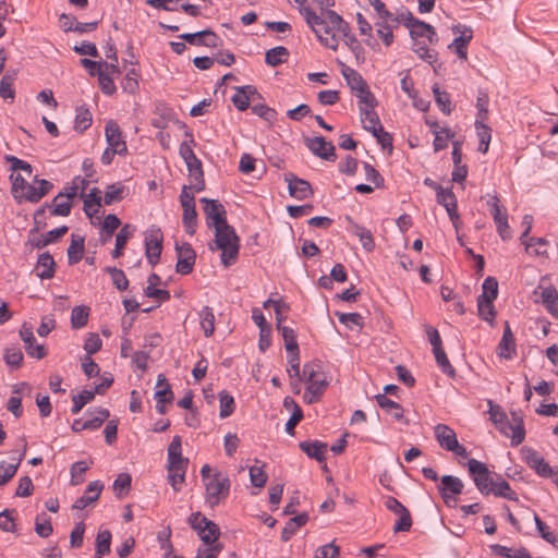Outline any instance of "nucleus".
Wrapping results in <instances>:
<instances>
[{"mask_svg": "<svg viewBox=\"0 0 558 558\" xmlns=\"http://www.w3.org/2000/svg\"><path fill=\"white\" fill-rule=\"evenodd\" d=\"M278 329L281 331L282 338L284 340L286 350L289 353L298 352L299 345L296 342V335L294 330L288 326H281V323L278 322Z\"/></svg>", "mask_w": 558, "mask_h": 558, "instance_id": "nucleus-48", "label": "nucleus"}, {"mask_svg": "<svg viewBox=\"0 0 558 558\" xmlns=\"http://www.w3.org/2000/svg\"><path fill=\"white\" fill-rule=\"evenodd\" d=\"M487 205L490 207V214L495 223L508 218L507 210L500 204L497 194H487Z\"/></svg>", "mask_w": 558, "mask_h": 558, "instance_id": "nucleus-44", "label": "nucleus"}, {"mask_svg": "<svg viewBox=\"0 0 558 558\" xmlns=\"http://www.w3.org/2000/svg\"><path fill=\"white\" fill-rule=\"evenodd\" d=\"M433 353L435 355V360L437 365L440 367V369L447 374L450 377L456 376V369L450 364L446 352L444 351L442 347L439 348V350H433Z\"/></svg>", "mask_w": 558, "mask_h": 558, "instance_id": "nucleus-61", "label": "nucleus"}, {"mask_svg": "<svg viewBox=\"0 0 558 558\" xmlns=\"http://www.w3.org/2000/svg\"><path fill=\"white\" fill-rule=\"evenodd\" d=\"M470 475L472 476L476 488L482 495H489V487H492L494 477L488 470L487 465L476 459H470L466 463Z\"/></svg>", "mask_w": 558, "mask_h": 558, "instance_id": "nucleus-6", "label": "nucleus"}, {"mask_svg": "<svg viewBox=\"0 0 558 558\" xmlns=\"http://www.w3.org/2000/svg\"><path fill=\"white\" fill-rule=\"evenodd\" d=\"M93 122V117L90 111L87 108L80 107L76 109L75 116V130L80 132H84L87 130Z\"/></svg>", "mask_w": 558, "mask_h": 558, "instance_id": "nucleus-53", "label": "nucleus"}, {"mask_svg": "<svg viewBox=\"0 0 558 558\" xmlns=\"http://www.w3.org/2000/svg\"><path fill=\"white\" fill-rule=\"evenodd\" d=\"M498 295V281L494 277H487L482 284V293L478 295V300H490L495 301Z\"/></svg>", "mask_w": 558, "mask_h": 558, "instance_id": "nucleus-47", "label": "nucleus"}, {"mask_svg": "<svg viewBox=\"0 0 558 558\" xmlns=\"http://www.w3.org/2000/svg\"><path fill=\"white\" fill-rule=\"evenodd\" d=\"M189 521L192 529L197 532L199 538L206 545L217 544L216 542L220 535V530L214 521H210L199 512L192 513Z\"/></svg>", "mask_w": 558, "mask_h": 558, "instance_id": "nucleus-5", "label": "nucleus"}, {"mask_svg": "<svg viewBox=\"0 0 558 558\" xmlns=\"http://www.w3.org/2000/svg\"><path fill=\"white\" fill-rule=\"evenodd\" d=\"M300 449L306 453L310 458L317 460L318 462L325 461V453L327 450V444L314 440V441H302L299 445Z\"/></svg>", "mask_w": 558, "mask_h": 558, "instance_id": "nucleus-25", "label": "nucleus"}, {"mask_svg": "<svg viewBox=\"0 0 558 558\" xmlns=\"http://www.w3.org/2000/svg\"><path fill=\"white\" fill-rule=\"evenodd\" d=\"M182 222L185 229V232L190 235H193L196 231L197 226V214L195 206L183 208V218Z\"/></svg>", "mask_w": 558, "mask_h": 558, "instance_id": "nucleus-51", "label": "nucleus"}, {"mask_svg": "<svg viewBox=\"0 0 558 558\" xmlns=\"http://www.w3.org/2000/svg\"><path fill=\"white\" fill-rule=\"evenodd\" d=\"M175 251L178 255V262L175 265L177 272L181 275L191 274L196 258L193 247L189 243H183L182 245L177 243Z\"/></svg>", "mask_w": 558, "mask_h": 558, "instance_id": "nucleus-12", "label": "nucleus"}, {"mask_svg": "<svg viewBox=\"0 0 558 558\" xmlns=\"http://www.w3.org/2000/svg\"><path fill=\"white\" fill-rule=\"evenodd\" d=\"M361 122L363 129L372 134H375V131H381V123L378 114L374 109H363L360 110Z\"/></svg>", "mask_w": 558, "mask_h": 558, "instance_id": "nucleus-30", "label": "nucleus"}, {"mask_svg": "<svg viewBox=\"0 0 558 558\" xmlns=\"http://www.w3.org/2000/svg\"><path fill=\"white\" fill-rule=\"evenodd\" d=\"M3 359L8 366L19 368L23 362V353L17 345H12L5 349Z\"/></svg>", "mask_w": 558, "mask_h": 558, "instance_id": "nucleus-52", "label": "nucleus"}, {"mask_svg": "<svg viewBox=\"0 0 558 558\" xmlns=\"http://www.w3.org/2000/svg\"><path fill=\"white\" fill-rule=\"evenodd\" d=\"M163 236L158 228H150L145 238V254L151 266L158 264L162 251Z\"/></svg>", "mask_w": 558, "mask_h": 558, "instance_id": "nucleus-11", "label": "nucleus"}, {"mask_svg": "<svg viewBox=\"0 0 558 558\" xmlns=\"http://www.w3.org/2000/svg\"><path fill=\"white\" fill-rule=\"evenodd\" d=\"M53 187V184L45 179H38L37 177L34 179L33 184L27 183L25 185V191H23L17 198V203H22L23 201L29 203H38L45 195H47Z\"/></svg>", "mask_w": 558, "mask_h": 558, "instance_id": "nucleus-9", "label": "nucleus"}, {"mask_svg": "<svg viewBox=\"0 0 558 558\" xmlns=\"http://www.w3.org/2000/svg\"><path fill=\"white\" fill-rule=\"evenodd\" d=\"M525 462L542 477H551L556 470H554L545 459L535 450L530 449L525 453Z\"/></svg>", "mask_w": 558, "mask_h": 558, "instance_id": "nucleus-18", "label": "nucleus"}, {"mask_svg": "<svg viewBox=\"0 0 558 558\" xmlns=\"http://www.w3.org/2000/svg\"><path fill=\"white\" fill-rule=\"evenodd\" d=\"M89 308L87 306H74L71 312V326L73 329H81L87 325Z\"/></svg>", "mask_w": 558, "mask_h": 558, "instance_id": "nucleus-45", "label": "nucleus"}, {"mask_svg": "<svg viewBox=\"0 0 558 558\" xmlns=\"http://www.w3.org/2000/svg\"><path fill=\"white\" fill-rule=\"evenodd\" d=\"M156 400V410L159 414L166 413V404H169L173 401V392L171 390V386L167 385V387H163L155 392L154 396Z\"/></svg>", "mask_w": 558, "mask_h": 558, "instance_id": "nucleus-42", "label": "nucleus"}, {"mask_svg": "<svg viewBox=\"0 0 558 558\" xmlns=\"http://www.w3.org/2000/svg\"><path fill=\"white\" fill-rule=\"evenodd\" d=\"M342 75L354 94L359 93L367 86V83L362 77V75L352 68H343Z\"/></svg>", "mask_w": 558, "mask_h": 558, "instance_id": "nucleus-33", "label": "nucleus"}, {"mask_svg": "<svg viewBox=\"0 0 558 558\" xmlns=\"http://www.w3.org/2000/svg\"><path fill=\"white\" fill-rule=\"evenodd\" d=\"M437 202L446 208L447 213L458 209L457 197L451 189H444L441 185H435Z\"/></svg>", "mask_w": 558, "mask_h": 558, "instance_id": "nucleus-29", "label": "nucleus"}, {"mask_svg": "<svg viewBox=\"0 0 558 558\" xmlns=\"http://www.w3.org/2000/svg\"><path fill=\"white\" fill-rule=\"evenodd\" d=\"M534 521L536 529L541 536L551 544L554 547L558 548V536L555 532L549 531V527L539 519L537 514H534Z\"/></svg>", "mask_w": 558, "mask_h": 558, "instance_id": "nucleus-55", "label": "nucleus"}, {"mask_svg": "<svg viewBox=\"0 0 558 558\" xmlns=\"http://www.w3.org/2000/svg\"><path fill=\"white\" fill-rule=\"evenodd\" d=\"M66 226H61L59 228L52 229L48 231L46 234L41 235L39 239L34 241V246L37 248L45 247L53 242H56L58 239L63 236L68 232Z\"/></svg>", "mask_w": 558, "mask_h": 558, "instance_id": "nucleus-41", "label": "nucleus"}, {"mask_svg": "<svg viewBox=\"0 0 558 558\" xmlns=\"http://www.w3.org/2000/svg\"><path fill=\"white\" fill-rule=\"evenodd\" d=\"M95 392L93 390H83L78 395L73 396V407L71 409L72 414H77L84 408L85 404L93 401Z\"/></svg>", "mask_w": 558, "mask_h": 558, "instance_id": "nucleus-57", "label": "nucleus"}, {"mask_svg": "<svg viewBox=\"0 0 558 558\" xmlns=\"http://www.w3.org/2000/svg\"><path fill=\"white\" fill-rule=\"evenodd\" d=\"M324 15H325V17H323V16H320V17L326 22V25L329 28V33H326L324 27H319L320 35L323 37H331V35H333L336 37V39H338V37L336 36V33H333V29L337 28L339 25H341V23L344 20L337 12L329 10V9H327L325 11ZM337 41L339 43V40H337Z\"/></svg>", "mask_w": 558, "mask_h": 558, "instance_id": "nucleus-36", "label": "nucleus"}, {"mask_svg": "<svg viewBox=\"0 0 558 558\" xmlns=\"http://www.w3.org/2000/svg\"><path fill=\"white\" fill-rule=\"evenodd\" d=\"M220 411L219 416L226 418L230 416L234 411V399L226 390L219 393Z\"/></svg>", "mask_w": 558, "mask_h": 558, "instance_id": "nucleus-58", "label": "nucleus"}, {"mask_svg": "<svg viewBox=\"0 0 558 558\" xmlns=\"http://www.w3.org/2000/svg\"><path fill=\"white\" fill-rule=\"evenodd\" d=\"M190 140L181 143L179 148V154L184 160L190 172L202 168V161L196 157L193 151L192 146L194 145V140L192 134H187Z\"/></svg>", "mask_w": 558, "mask_h": 558, "instance_id": "nucleus-22", "label": "nucleus"}, {"mask_svg": "<svg viewBox=\"0 0 558 558\" xmlns=\"http://www.w3.org/2000/svg\"><path fill=\"white\" fill-rule=\"evenodd\" d=\"M308 521V514L303 512L291 518L284 525L281 532V539L288 542L295 532Z\"/></svg>", "mask_w": 558, "mask_h": 558, "instance_id": "nucleus-28", "label": "nucleus"}, {"mask_svg": "<svg viewBox=\"0 0 558 558\" xmlns=\"http://www.w3.org/2000/svg\"><path fill=\"white\" fill-rule=\"evenodd\" d=\"M106 271L111 276L112 283L119 291H124L128 289L129 280L123 270L116 267H107Z\"/></svg>", "mask_w": 558, "mask_h": 558, "instance_id": "nucleus-62", "label": "nucleus"}, {"mask_svg": "<svg viewBox=\"0 0 558 558\" xmlns=\"http://www.w3.org/2000/svg\"><path fill=\"white\" fill-rule=\"evenodd\" d=\"M72 208V202L63 196V194L59 193L52 199V216H62L66 217L70 215Z\"/></svg>", "mask_w": 558, "mask_h": 558, "instance_id": "nucleus-46", "label": "nucleus"}, {"mask_svg": "<svg viewBox=\"0 0 558 558\" xmlns=\"http://www.w3.org/2000/svg\"><path fill=\"white\" fill-rule=\"evenodd\" d=\"M284 180L292 197L302 201L313 195L312 186L306 180L299 179L293 173L286 174Z\"/></svg>", "mask_w": 558, "mask_h": 558, "instance_id": "nucleus-16", "label": "nucleus"}, {"mask_svg": "<svg viewBox=\"0 0 558 558\" xmlns=\"http://www.w3.org/2000/svg\"><path fill=\"white\" fill-rule=\"evenodd\" d=\"M66 253L70 265L78 263L84 253V238L72 235V241Z\"/></svg>", "mask_w": 558, "mask_h": 558, "instance_id": "nucleus-40", "label": "nucleus"}, {"mask_svg": "<svg viewBox=\"0 0 558 558\" xmlns=\"http://www.w3.org/2000/svg\"><path fill=\"white\" fill-rule=\"evenodd\" d=\"M429 43L425 39L412 40V50L417 57L429 64H434L437 61V52L428 49Z\"/></svg>", "mask_w": 558, "mask_h": 558, "instance_id": "nucleus-32", "label": "nucleus"}, {"mask_svg": "<svg viewBox=\"0 0 558 558\" xmlns=\"http://www.w3.org/2000/svg\"><path fill=\"white\" fill-rule=\"evenodd\" d=\"M231 482L228 475L221 472H215L205 483L206 502L211 507L218 506L229 496Z\"/></svg>", "mask_w": 558, "mask_h": 558, "instance_id": "nucleus-4", "label": "nucleus"}, {"mask_svg": "<svg viewBox=\"0 0 558 558\" xmlns=\"http://www.w3.org/2000/svg\"><path fill=\"white\" fill-rule=\"evenodd\" d=\"M100 192L97 187H94L88 194H84L83 192H81V197H83V201H84V211L87 216H92V213H90V207L92 206H96V207H100L101 206V197H100Z\"/></svg>", "mask_w": 558, "mask_h": 558, "instance_id": "nucleus-59", "label": "nucleus"}, {"mask_svg": "<svg viewBox=\"0 0 558 558\" xmlns=\"http://www.w3.org/2000/svg\"><path fill=\"white\" fill-rule=\"evenodd\" d=\"M131 475L129 473H121L113 482V490L118 498H123L128 495L131 488Z\"/></svg>", "mask_w": 558, "mask_h": 558, "instance_id": "nucleus-49", "label": "nucleus"}, {"mask_svg": "<svg viewBox=\"0 0 558 558\" xmlns=\"http://www.w3.org/2000/svg\"><path fill=\"white\" fill-rule=\"evenodd\" d=\"M461 25H457L453 28L454 33H460L458 37L453 39V41L448 46L449 49L453 50L458 57L462 60L468 59L466 47L473 37V32L471 28L463 27L461 31Z\"/></svg>", "mask_w": 558, "mask_h": 558, "instance_id": "nucleus-17", "label": "nucleus"}, {"mask_svg": "<svg viewBox=\"0 0 558 558\" xmlns=\"http://www.w3.org/2000/svg\"><path fill=\"white\" fill-rule=\"evenodd\" d=\"M111 533L108 530H101L96 537V554L106 555L110 553Z\"/></svg>", "mask_w": 558, "mask_h": 558, "instance_id": "nucleus-60", "label": "nucleus"}, {"mask_svg": "<svg viewBox=\"0 0 558 558\" xmlns=\"http://www.w3.org/2000/svg\"><path fill=\"white\" fill-rule=\"evenodd\" d=\"M126 189L122 183H113L107 186L104 202L106 205H111L112 203L120 202L125 196Z\"/></svg>", "mask_w": 558, "mask_h": 558, "instance_id": "nucleus-43", "label": "nucleus"}, {"mask_svg": "<svg viewBox=\"0 0 558 558\" xmlns=\"http://www.w3.org/2000/svg\"><path fill=\"white\" fill-rule=\"evenodd\" d=\"M307 148L322 159L333 161L336 159L335 146L323 136L306 138Z\"/></svg>", "mask_w": 558, "mask_h": 558, "instance_id": "nucleus-15", "label": "nucleus"}, {"mask_svg": "<svg viewBox=\"0 0 558 558\" xmlns=\"http://www.w3.org/2000/svg\"><path fill=\"white\" fill-rule=\"evenodd\" d=\"M435 140L433 143L434 150L439 151L448 146V142L453 137V133L449 129L434 130Z\"/></svg>", "mask_w": 558, "mask_h": 558, "instance_id": "nucleus-64", "label": "nucleus"}, {"mask_svg": "<svg viewBox=\"0 0 558 558\" xmlns=\"http://www.w3.org/2000/svg\"><path fill=\"white\" fill-rule=\"evenodd\" d=\"M105 135L109 148H112L118 155H125L128 153L126 143L123 140L120 126L114 120H109L106 123Z\"/></svg>", "mask_w": 558, "mask_h": 558, "instance_id": "nucleus-13", "label": "nucleus"}, {"mask_svg": "<svg viewBox=\"0 0 558 558\" xmlns=\"http://www.w3.org/2000/svg\"><path fill=\"white\" fill-rule=\"evenodd\" d=\"M54 266L53 257L48 252L43 253L39 255L37 262L38 277L41 279H51L54 276Z\"/></svg>", "mask_w": 558, "mask_h": 558, "instance_id": "nucleus-31", "label": "nucleus"}, {"mask_svg": "<svg viewBox=\"0 0 558 558\" xmlns=\"http://www.w3.org/2000/svg\"><path fill=\"white\" fill-rule=\"evenodd\" d=\"M355 96L359 98V108L360 110L363 109H375L377 106V100L375 95L369 90L368 85L355 94Z\"/></svg>", "mask_w": 558, "mask_h": 558, "instance_id": "nucleus-54", "label": "nucleus"}, {"mask_svg": "<svg viewBox=\"0 0 558 558\" xmlns=\"http://www.w3.org/2000/svg\"><path fill=\"white\" fill-rule=\"evenodd\" d=\"M523 245L525 246V250L531 253L538 256L546 255L545 247L548 245V241L545 238H529L526 242H523Z\"/></svg>", "mask_w": 558, "mask_h": 558, "instance_id": "nucleus-50", "label": "nucleus"}, {"mask_svg": "<svg viewBox=\"0 0 558 558\" xmlns=\"http://www.w3.org/2000/svg\"><path fill=\"white\" fill-rule=\"evenodd\" d=\"M542 304L558 319V291L554 287H547L541 293Z\"/></svg>", "mask_w": 558, "mask_h": 558, "instance_id": "nucleus-27", "label": "nucleus"}, {"mask_svg": "<svg viewBox=\"0 0 558 558\" xmlns=\"http://www.w3.org/2000/svg\"><path fill=\"white\" fill-rule=\"evenodd\" d=\"M513 433L511 434V446H519L525 438L523 416L519 412H511Z\"/></svg>", "mask_w": 558, "mask_h": 558, "instance_id": "nucleus-34", "label": "nucleus"}, {"mask_svg": "<svg viewBox=\"0 0 558 558\" xmlns=\"http://www.w3.org/2000/svg\"><path fill=\"white\" fill-rule=\"evenodd\" d=\"M376 26V33L379 38L384 41V44L389 47L395 39L393 36V28H396L390 23H375Z\"/></svg>", "mask_w": 558, "mask_h": 558, "instance_id": "nucleus-63", "label": "nucleus"}, {"mask_svg": "<svg viewBox=\"0 0 558 558\" xmlns=\"http://www.w3.org/2000/svg\"><path fill=\"white\" fill-rule=\"evenodd\" d=\"M134 231L135 227L130 223L124 225L120 229V231L116 235V246L111 252L112 258H119L122 256L123 248L128 243L129 239L133 236Z\"/></svg>", "mask_w": 558, "mask_h": 558, "instance_id": "nucleus-26", "label": "nucleus"}, {"mask_svg": "<svg viewBox=\"0 0 558 558\" xmlns=\"http://www.w3.org/2000/svg\"><path fill=\"white\" fill-rule=\"evenodd\" d=\"M463 487V482L453 475H444L440 478V484L437 485L438 492L447 506L457 501L454 496L462 494Z\"/></svg>", "mask_w": 558, "mask_h": 558, "instance_id": "nucleus-10", "label": "nucleus"}, {"mask_svg": "<svg viewBox=\"0 0 558 558\" xmlns=\"http://www.w3.org/2000/svg\"><path fill=\"white\" fill-rule=\"evenodd\" d=\"M506 498L508 500H518L517 493L510 487V484L502 478L501 475H496L492 487H489V495Z\"/></svg>", "mask_w": 558, "mask_h": 558, "instance_id": "nucleus-23", "label": "nucleus"}, {"mask_svg": "<svg viewBox=\"0 0 558 558\" xmlns=\"http://www.w3.org/2000/svg\"><path fill=\"white\" fill-rule=\"evenodd\" d=\"M20 336L25 344L26 353L32 356L36 357L37 360H41L47 355V350L44 344H36L35 345V336L33 332V326L24 323L20 329Z\"/></svg>", "mask_w": 558, "mask_h": 558, "instance_id": "nucleus-14", "label": "nucleus"}, {"mask_svg": "<svg viewBox=\"0 0 558 558\" xmlns=\"http://www.w3.org/2000/svg\"><path fill=\"white\" fill-rule=\"evenodd\" d=\"M349 223L348 230L359 238L361 245L366 252H373L375 248V241L372 232L365 227L354 222L350 216L345 217Z\"/></svg>", "mask_w": 558, "mask_h": 558, "instance_id": "nucleus-20", "label": "nucleus"}, {"mask_svg": "<svg viewBox=\"0 0 558 558\" xmlns=\"http://www.w3.org/2000/svg\"><path fill=\"white\" fill-rule=\"evenodd\" d=\"M435 437L439 446L447 451L458 441L456 432L445 424L436 425Z\"/></svg>", "mask_w": 558, "mask_h": 558, "instance_id": "nucleus-24", "label": "nucleus"}, {"mask_svg": "<svg viewBox=\"0 0 558 558\" xmlns=\"http://www.w3.org/2000/svg\"><path fill=\"white\" fill-rule=\"evenodd\" d=\"M407 21L412 40L425 39L432 45L438 41L436 31L432 25L415 19L411 12H408Z\"/></svg>", "mask_w": 558, "mask_h": 558, "instance_id": "nucleus-8", "label": "nucleus"}, {"mask_svg": "<svg viewBox=\"0 0 558 558\" xmlns=\"http://www.w3.org/2000/svg\"><path fill=\"white\" fill-rule=\"evenodd\" d=\"M498 355L506 360H511L517 355L515 339L508 322L505 323L504 333L498 344Z\"/></svg>", "mask_w": 558, "mask_h": 558, "instance_id": "nucleus-19", "label": "nucleus"}, {"mask_svg": "<svg viewBox=\"0 0 558 558\" xmlns=\"http://www.w3.org/2000/svg\"><path fill=\"white\" fill-rule=\"evenodd\" d=\"M475 129L480 140L478 151L486 154L492 140V129L482 120L475 121Z\"/></svg>", "mask_w": 558, "mask_h": 558, "instance_id": "nucleus-35", "label": "nucleus"}, {"mask_svg": "<svg viewBox=\"0 0 558 558\" xmlns=\"http://www.w3.org/2000/svg\"><path fill=\"white\" fill-rule=\"evenodd\" d=\"M376 400L378 405L395 420L400 421L403 417V409L399 403L388 399L385 395H377Z\"/></svg>", "mask_w": 558, "mask_h": 558, "instance_id": "nucleus-38", "label": "nucleus"}, {"mask_svg": "<svg viewBox=\"0 0 558 558\" xmlns=\"http://www.w3.org/2000/svg\"><path fill=\"white\" fill-rule=\"evenodd\" d=\"M199 324L205 337H210L215 331V314L211 307L204 306L199 313Z\"/></svg>", "mask_w": 558, "mask_h": 558, "instance_id": "nucleus-39", "label": "nucleus"}, {"mask_svg": "<svg viewBox=\"0 0 558 558\" xmlns=\"http://www.w3.org/2000/svg\"><path fill=\"white\" fill-rule=\"evenodd\" d=\"M477 311H478V316L488 322V323H493L495 317H496V311H495V306H494V301H490V300H478L477 299Z\"/></svg>", "mask_w": 558, "mask_h": 558, "instance_id": "nucleus-56", "label": "nucleus"}, {"mask_svg": "<svg viewBox=\"0 0 558 558\" xmlns=\"http://www.w3.org/2000/svg\"><path fill=\"white\" fill-rule=\"evenodd\" d=\"M209 250L221 251V263L225 267L233 265L239 256L240 239L235 230L229 223L215 229L214 244H209Z\"/></svg>", "mask_w": 558, "mask_h": 558, "instance_id": "nucleus-1", "label": "nucleus"}, {"mask_svg": "<svg viewBox=\"0 0 558 558\" xmlns=\"http://www.w3.org/2000/svg\"><path fill=\"white\" fill-rule=\"evenodd\" d=\"M104 485L100 481L90 482L84 493V495L76 499L73 505V509L83 510L87 506L98 500Z\"/></svg>", "mask_w": 558, "mask_h": 558, "instance_id": "nucleus-21", "label": "nucleus"}, {"mask_svg": "<svg viewBox=\"0 0 558 558\" xmlns=\"http://www.w3.org/2000/svg\"><path fill=\"white\" fill-rule=\"evenodd\" d=\"M289 58V50L283 46H277L266 51L265 62L270 66H278Z\"/></svg>", "mask_w": 558, "mask_h": 558, "instance_id": "nucleus-37", "label": "nucleus"}, {"mask_svg": "<svg viewBox=\"0 0 558 558\" xmlns=\"http://www.w3.org/2000/svg\"><path fill=\"white\" fill-rule=\"evenodd\" d=\"M201 203L204 204L206 222L209 228L216 229L228 225L227 211L221 203L217 199H209L207 197L201 198Z\"/></svg>", "mask_w": 558, "mask_h": 558, "instance_id": "nucleus-7", "label": "nucleus"}, {"mask_svg": "<svg viewBox=\"0 0 558 558\" xmlns=\"http://www.w3.org/2000/svg\"><path fill=\"white\" fill-rule=\"evenodd\" d=\"M303 376L307 383L305 399L308 403L317 402L329 385L322 366L315 362L306 363L303 366Z\"/></svg>", "mask_w": 558, "mask_h": 558, "instance_id": "nucleus-2", "label": "nucleus"}, {"mask_svg": "<svg viewBox=\"0 0 558 558\" xmlns=\"http://www.w3.org/2000/svg\"><path fill=\"white\" fill-rule=\"evenodd\" d=\"M288 1L292 2V0ZM293 2L299 4V12L304 16L306 24L315 33L320 44L331 50H337L338 41L333 35H331V37H323L320 35L319 27H324L326 33H329V28L327 27L326 22L319 15H317L308 5H306V0H293Z\"/></svg>", "mask_w": 558, "mask_h": 558, "instance_id": "nucleus-3", "label": "nucleus"}]
</instances>
